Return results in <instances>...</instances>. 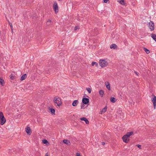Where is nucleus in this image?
<instances>
[{
	"instance_id": "nucleus-1",
	"label": "nucleus",
	"mask_w": 156,
	"mask_h": 156,
	"mask_svg": "<svg viewBox=\"0 0 156 156\" xmlns=\"http://www.w3.org/2000/svg\"><path fill=\"white\" fill-rule=\"evenodd\" d=\"M0 124L2 125H3L6 122V119L4 117L3 113L1 112H0Z\"/></svg>"
},
{
	"instance_id": "nucleus-2",
	"label": "nucleus",
	"mask_w": 156,
	"mask_h": 156,
	"mask_svg": "<svg viewBox=\"0 0 156 156\" xmlns=\"http://www.w3.org/2000/svg\"><path fill=\"white\" fill-rule=\"evenodd\" d=\"M99 63L100 66L102 68L106 66L108 64L107 61L104 59H100Z\"/></svg>"
},
{
	"instance_id": "nucleus-3",
	"label": "nucleus",
	"mask_w": 156,
	"mask_h": 156,
	"mask_svg": "<svg viewBox=\"0 0 156 156\" xmlns=\"http://www.w3.org/2000/svg\"><path fill=\"white\" fill-rule=\"evenodd\" d=\"M56 99H54L55 103L57 105L59 106L62 105V102L61 98H55Z\"/></svg>"
},
{
	"instance_id": "nucleus-4",
	"label": "nucleus",
	"mask_w": 156,
	"mask_h": 156,
	"mask_svg": "<svg viewBox=\"0 0 156 156\" xmlns=\"http://www.w3.org/2000/svg\"><path fill=\"white\" fill-rule=\"evenodd\" d=\"M53 9L55 10V13H58V7L57 2H54L53 4Z\"/></svg>"
},
{
	"instance_id": "nucleus-5",
	"label": "nucleus",
	"mask_w": 156,
	"mask_h": 156,
	"mask_svg": "<svg viewBox=\"0 0 156 156\" xmlns=\"http://www.w3.org/2000/svg\"><path fill=\"white\" fill-rule=\"evenodd\" d=\"M122 140L123 141L126 143H128L129 140V138L128 137H127L125 135L122 136Z\"/></svg>"
},
{
	"instance_id": "nucleus-6",
	"label": "nucleus",
	"mask_w": 156,
	"mask_h": 156,
	"mask_svg": "<svg viewBox=\"0 0 156 156\" xmlns=\"http://www.w3.org/2000/svg\"><path fill=\"white\" fill-rule=\"evenodd\" d=\"M26 132L29 135H30L32 133V131L30 127L27 126L25 129Z\"/></svg>"
},
{
	"instance_id": "nucleus-7",
	"label": "nucleus",
	"mask_w": 156,
	"mask_h": 156,
	"mask_svg": "<svg viewBox=\"0 0 156 156\" xmlns=\"http://www.w3.org/2000/svg\"><path fill=\"white\" fill-rule=\"evenodd\" d=\"M149 25L151 30V31L154 30V23L152 21H151L150 23H149Z\"/></svg>"
},
{
	"instance_id": "nucleus-8",
	"label": "nucleus",
	"mask_w": 156,
	"mask_h": 156,
	"mask_svg": "<svg viewBox=\"0 0 156 156\" xmlns=\"http://www.w3.org/2000/svg\"><path fill=\"white\" fill-rule=\"evenodd\" d=\"M82 101L84 104H87L89 103L88 98H83Z\"/></svg>"
},
{
	"instance_id": "nucleus-9",
	"label": "nucleus",
	"mask_w": 156,
	"mask_h": 156,
	"mask_svg": "<svg viewBox=\"0 0 156 156\" xmlns=\"http://www.w3.org/2000/svg\"><path fill=\"white\" fill-rule=\"evenodd\" d=\"M80 119L81 120L84 121L87 124H89V121L86 118H85V117L81 118Z\"/></svg>"
},
{
	"instance_id": "nucleus-10",
	"label": "nucleus",
	"mask_w": 156,
	"mask_h": 156,
	"mask_svg": "<svg viewBox=\"0 0 156 156\" xmlns=\"http://www.w3.org/2000/svg\"><path fill=\"white\" fill-rule=\"evenodd\" d=\"M152 101L153 104L154 109L156 108V98H152Z\"/></svg>"
},
{
	"instance_id": "nucleus-11",
	"label": "nucleus",
	"mask_w": 156,
	"mask_h": 156,
	"mask_svg": "<svg viewBox=\"0 0 156 156\" xmlns=\"http://www.w3.org/2000/svg\"><path fill=\"white\" fill-rule=\"evenodd\" d=\"M133 133V132L131 131L127 133L126 134H125V135L127 137H128L129 138L132 135Z\"/></svg>"
},
{
	"instance_id": "nucleus-12",
	"label": "nucleus",
	"mask_w": 156,
	"mask_h": 156,
	"mask_svg": "<svg viewBox=\"0 0 156 156\" xmlns=\"http://www.w3.org/2000/svg\"><path fill=\"white\" fill-rule=\"evenodd\" d=\"M107 106H105L100 112V114H102L103 112L105 113V112L107 110Z\"/></svg>"
},
{
	"instance_id": "nucleus-13",
	"label": "nucleus",
	"mask_w": 156,
	"mask_h": 156,
	"mask_svg": "<svg viewBox=\"0 0 156 156\" xmlns=\"http://www.w3.org/2000/svg\"><path fill=\"white\" fill-rule=\"evenodd\" d=\"M27 77V75L26 74H25L21 76L20 79V80L21 81H23Z\"/></svg>"
},
{
	"instance_id": "nucleus-14",
	"label": "nucleus",
	"mask_w": 156,
	"mask_h": 156,
	"mask_svg": "<svg viewBox=\"0 0 156 156\" xmlns=\"http://www.w3.org/2000/svg\"><path fill=\"white\" fill-rule=\"evenodd\" d=\"M78 103V101L77 100H74L73 102L72 105L73 106H76L77 105Z\"/></svg>"
},
{
	"instance_id": "nucleus-15",
	"label": "nucleus",
	"mask_w": 156,
	"mask_h": 156,
	"mask_svg": "<svg viewBox=\"0 0 156 156\" xmlns=\"http://www.w3.org/2000/svg\"><path fill=\"white\" fill-rule=\"evenodd\" d=\"M49 109L52 114H55V110L54 109L49 108Z\"/></svg>"
},
{
	"instance_id": "nucleus-16",
	"label": "nucleus",
	"mask_w": 156,
	"mask_h": 156,
	"mask_svg": "<svg viewBox=\"0 0 156 156\" xmlns=\"http://www.w3.org/2000/svg\"><path fill=\"white\" fill-rule=\"evenodd\" d=\"M63 142L67 145H70V141L67 140H64Z\"/></svg>"
},
{
	"instance_id": "nucleus-17",
	"label": "nucleus",
	"mask_w": 156,
	"mask_h": 156,
	"mask_svg": "<svg viewBox=\"0 0 156 156\" xmlns=\"http://www.w3.org/2000/svg\"><path fill=\"white\" fill-rule=\"evenodd\" d=\"M5 83L4 80L2 78H0V84L3 86L4 85Z\"/></svg>"
},
{
	"instance_id": "nucleus-18",
	"label": "nucleus",
	"mask_w": 156,
	"mask_h": 156,
	"mask_svg": "<svg viewBox=\"0 0 156 156\" xmlns=\"http://www.w3.org/2000/svg\"><path fill=\"white\" fill-rule=\"evenodd\" d=\"M117 48V45L115 44H112L110 46L111 48H114V49L116 48Z\"/></svg>"
},
{
	"instance_id": "nucleus-19",
	"label": "nucleus",
	"mask_w": 156,
	"mask_h": 156,
	"mask_svg": "<svg viewBox=\"0 0 156 156\" xmlns=\"http://www.w3.org/2000/svg\"><path fill=\"white\" fill-rule=\"evenodd\" d=\"M151 37L156 42V35L155 34H151Z\"/></svg>"
},
{
	"instance_id": "nucleus-20",
	"label": "nucleus",
	"mask_w": 156,
	"mask_h": 156,
	"mask_svg": "<svg viewBox=\"0 0 156 156\" xmlns=\"http://www.w3.org/2000/svg\"><path fill=\"white\" fill-rule=\"evenodd\" d=\"M100 94L101 95V96L102 97L103 96V94H104V91L102 90H100L99 91V92Z\"/></svg>"
},
{
	"instance_id": "nucleus-21",
	"label": "nucleus",
	"mask_w": 156,
	"mask_h": 156,
	"mask_svg": "<svg viewBox=\"0 0 156 156\" xmlns=\"http://www.w3.org/2000/svg\"><path fill=\"white\" fill-rule=\"evenodd\" d=\"M117 101L116 98H110V101L112 103H115Z\"/></svg>"
},
{
	"instance_id": "nucleus-22",
	"label": "nucleus",
	"mask_w": 156,
	"mask_h": 156,
	"mask_svg": "<svg viewBox=\"0 0 156 156\" xmlns=\"http://www.w3.org/2000/svg\"><path fill=\"white\" fill-rule=\"evenodd\" d=\"M121 4L124 5L125 4L124 1V0H117Z\"/></svg>"
},
{
	"instance_id": "nucleus-23",
	"label": "nucleus",
	"mask_w": 156,
	"mask_h": 156,
	"mask_svg": "<svg viewBox=\"0 0 156 156\" xmlns=\"http://www.w3.org/2000/svg\"><path fill=\"white\" fill-rule=\"evenodd\" d=\"M144 50L147 54H149L150 53L149 50L145 48H144Z\"/></svg>"
},
{
	"instance_id": "nucleus-24",
	"label": "nucleus",
	"mask_w": 156,
	"mask_h": 156,
	"mask_svg": "<svg viewBox=\"0 0 156 156\" xmlns=\"http://www.w3.org/2000/svg\"><path fill=\"white\" fill-rule=\"evenodd\" d=\"M42 142L43 144H45L46 145H48V144H49L48 142V140L45 139L43 140Z\"/></svg>"
},
{
	"instance_id": "nucleus-25",
	"label": "nucleus",
	"mask_w": 156,
	"mask_h": 156,
	"mask_svg": "<svg viewBox=\"0 0 156 156\" xmlns=\"http://www.w3.org/2000/svg\"><path fill=\"white\" fill-rule=\"evenodd\" d=\"M95 65L96 67H97L98 66V63L97 62H93L92 63V65L94 66Z\"/></svg>"
},
{
	"instance_id": "nucleus-26",
	"label": "nucleus",
	"mask_w": 156,
	"mask_h": 156,
	"mask_svg": "<svg viewBox=\"0 0 156 156\" xmlns=\"http://www.w3.org/2000/svg\"><path fill=\"white\" fill-rule=\"evenodd\" d=\"M86 89L89 94H90L91 93V88L87 87L86 88Z\"/></svg>"
},
{
	"instance_id": "nucleus-27",
	"label": "nucleus",
	"mask_w": 156,
	"mask_h": 156,
	"mask_svg": "<svg viewBox=\"0 0 156 156\" xmlns=\"http://www.w3.org/2000/svg\"><path fill=\"white\" fill-rule=\"evenodd\" d=\"M9 25L10 27L11 30H12V32H13V28L12 27V24L11 23H9Z\"/></svg>"
},
{
	"instance_id": "nucleus-28",
	"label": "nucleus",
	"mask_w": 156,
	"mask_h": 156,
	"mask_svg": "<svg viewBox=\"0 0 156 156\" xmlns=\"http://www.w3.org/2000/svg\"><path fill=\"white\" fill-rule=\"evenodd\" d=\"M51 20H48L47 22V24L48 25H50V23H51Z\"/></svg>"
},
{
	"instance_id": "nucleus-29",
	"label": "nucleus",
	"mask_w": 156,
	"mask_h": 156,
	"mask_svg": "<svg viewBox=\"0 0 156 156\" xmlns=\"http://www.w3.org/2000/svg\"><path fill=\"white\" fill-rule=\"evenodd\" d=\"M10 78L12 80H14L15 78V76L12 75V74L10 77Z\"/></svg>"
},
{
	"instance_id": "nucleus-30",
	"label": "nucleus",
	"mask_w": 156,
	"mask_h": 156,
	"mask_svg": "<svg viewBox=\"0 0 156 156\" xmlns=\"http://www.w3.org/2000/svg\"><path fill=\"white\" fill-rule=\"evenodd\" d=\"M106 87L108 90H110V85L109 83H108V85H106Z\"/></svg>"
},
{
	"instance_id": "nucleus-31",
	"label": "nucleus",
	"mask_w": 156,
	"mask_h": 156,
	"mask_svg": "<svg viewBox=\"0 0 156 156\" xmlns=\"http://www.w3.org/2000/svg\"><path fill=\"white\" fill-rule=\"evenodd\" d=\"M139 149H141V145L139 144H137L136 145Z\"/></svg>"
},
{
	"instance_id": "nucleus-32",
	"label": "nucleus",
	"mask_w": 156,
	"mask_h": 156,
	"mask_svg": "<svg viewBox=\"0 0 156 156\" xmlns=\"http://www.w3.org/2000/svg\"><path fill=\"white\" fill-rule=\"evenodd\" d=\"M49 87H47L46 88H44V91H47L48 90H49Z\"/></svg>"
},
{
	"instance_id": "nucleus-33",
	"label": "nucleus",
	"mask_w": 156,
	"mask_h": 156,
	"mask_svg": "<svg viewBox=\"0 0 156 156\" xmlns=\"http://www.w3.org/2000/svg\"><path fill=\"white\" fill-rule=\"evenodd\" d=\"M109 0H103V2L105 3H107L108 1Z\"/></svg>"
},
{
	"instance_id": "nucleus-34",
	"label": "nucleus",
	"mask_w": 156,
	"mask_h": 156,
	"mask_svg": "<svg viewBox=\"0 0 156 156\" xmlns=\"http://www.w3.org/2000/svg\"><path fill=\"white\" fill-rule=\"evenodd\" d=\"M78 29H79L78 27L77 26H76L74 28V30H76Z\"/></svg>"
},
{
	"instance_id": "nucleus-35",
	"label": "nucleus",
	"mask_w": 156,
	"mask_h": 156,
	"mask_svg": "<svg viewBox=\"0 0 156 156\" xmlns=\"http://www.w3.org/2000/svg\"><path fill=\"white\" fill-rule=\"evenodd\" d=\"M151 94L152 95V98H156V96H155V95H153V94Z\"/></svg>"
},
{
	"instance_id": "nucleus-36",
	"label": "nucleus",
	"mask_w": 156,
	"mask_h": 156,
	"mask_svg": "<svg viewBox=\"0 0 156 156\" xmlns=\"http://www.w3.org/2000/svg\"><path fill=\"white\" fill-rule=\"evenodd\" d=\"M76 156H81L80 153H77L76 154Z\"/></svg>"
},
{
	"instance_id": "nucleus-37",
	"label": "nucleus",
	"mask_w": 156,
	"mask_h": 156,
	"mask_svg": "<svg viewBox=\"0 0 156 156\" xmlns=\"http://www.w3.org/2000/svg\"><path fill=\"white\" fill-rule=\"evenodd\" d=\"M84 106V104H82L81 106V108H83V107Z\"/></svg>"
},
{
	"instance_id": "nucleus-38",
	"label": "nucleus",
	"mask_w": 156,
	"mask_h": 156,
	"mask_svg": "<svg viewBox=\"0 0 156 156\" xmlns=\"http://www.w3.org/2000/svg\"><path fill=\"white\" fill-rule=\"evenodd\" d=\"M45 156H49L48 154V153L45 154Z\"/></svg>"
},
{
	"instance_id": "nucleus-39",
	"label": "nucleus",
	"mask_w": 156,
	"mask_h": 156,
	"mask_svg": "<svg viewBox=\"0 0 156 156\" xmlns=\"http://www.w3.org/2000/svg\"><path fill=\"white\" fill-rule=\"evenodd\" d=\"M102 144L103 145H104L105 144V143L104 142H102Z\"/></svg>"
},
{
	"instance_id": "nucleus-40",
	"label": "nucleus",
	"mask_w": 156,
	"mask_h": 156,
	"mask_svg": "<svg viewBox=\"0 0 156 156\" xmlns=\"http://www.w3.org/2000/svg\"><path fill=\"white\" fill-rule=\"evenodd\" d=\"M135 73H136V75H138V74H139L137 72H135Z\"/></svg>"
},
{
	"instance_id": "nucleus-41",
	"label": "nucleus",
	"mask_w": 156,
	"mask_h": 156,
	"mask_svg": "<svg viewBox=\"0 0 156 156\" xmlns=\"http://www.w3.org/2000/svg\"><path fill=\"white\" fill-rule=\"evenodd\" d=\"M129 102L130 103H132V102H131L130 101H129Z\"/></svg>"
},
{
	"instance_id": "nucleus-42",
	"label": "nucleus",
	"mask_w": 156,
	"mask_h": 156,
	"mask_svg": "<svg viewBox=\"0 0 156 156\" xmlns=\"http://www.w3.org/2000/svg\"><path fill=\"white\" fill-rule=\"evenodd\" d=\"M83 98H85V96H83Z\"/></svg>"
},
{
	"instance_id": "nucleus-43",
	"label": "nucleus",
	"mask_w": 156,
	"mask_h": 156,
	"mask_svg": "<svg viewBox=\"0 0 156 156\" xmlns=\"http://www.w3.org/2000/svg\"><path fill=\"white\" fill-rule=\"evenodd\" d=\"M110 98H114V97H112V96H111V97Z\"/></svg>"
},
{
	"instance_id": "nucleus-44",
	"label": "nucleus",
	"mask_w": 156,
	"mask_h": 156,
	"mask_svg": "<svg viewBox=\"0 0 156 156\" xmlns=\"http://www.w3.org/2000/svg\"><path fill=\"white\" fill-rule=\"evenodd\" d=\"M58 0L59 1H62V0Z\"/></svg>"
},
{
	"instance_id": "nucleus-45",
	"label": "nucleus",
	"mask_w": 156,
	"mask_h": 156,
	"mask_svg": "<svg viewBox=\"0 0 156 156\" xmlns=\"http://www.w3.org/2000/svg\"><path fill=\"white\" fill-rule=\"evenodd\" d=\"M87 97L88 98H89V97H88V96H87Z\"/></svg>"
},
{
	"instance_id": "nucleus-46",
	"label": "nucleus",
	"mask_w": 156,
	"mask_h": 156,
	"mask_svg": "<svg viewBox=\"0 0 156 156\" xmlns=\"http://www.w3.org/2000/svg\"><path fill=\"white\" fill-rule=\"evenodd\" d=\"M133 103H134V102H133Z\"/></svg>"
}]
</instances>
